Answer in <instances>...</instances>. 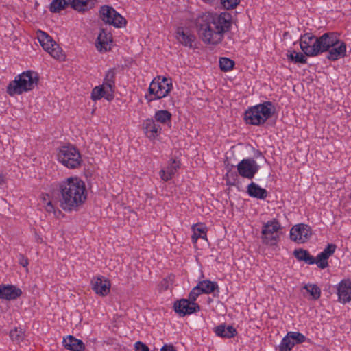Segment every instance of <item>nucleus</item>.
<instances>
[{
  "mask_svg": "<svg viewBox=\"0 0 351 351\" xmlns=\"http://www.w3.org/2000/svg\"><path fill=\"white\" fill-rule=\"evenodd\" d=\"M199 38L203 43L217 45L222 42L224 35L231 27V16L227 12L220 14L201 12L194 19Z\"/></svg>",
  "mask_w": 351,
  "mask_h": 351,
  "instance_id": "obj_1",
  "label": "nucleus"
},
{
  "mask_svg": "<svg viewBox=\"0 0 351 351\" xmlns=\"http://www.w3.org/2000/svg\"><path fill=\"white\" fill-rule=\"evenodd\" d=\"M60 206L65 211L76 210L87 199L84 181L77 177H70L59 184Z\"/></svg>",
  "mask_w": 351,
  "mask_h": 351,
  "instance_id": "obj_2",
  "label": "nucleus"
},
{
  "mask_svg": "<svg viewBox=\"0 0 351 351\" xmlns=\"http://www.w3.org/2000/svg\"><path fill=\"white\" fill-rule=\"evenodd\" d=\"M38 82V74L27 71L15 77L7 87V93L10 96L21 95L32 90Z\"/></svg>",
  "mask_w": 351,
  "mask_h": 351,
  "instance_id": "obj_3",
  "label": "nucleus"
},
{
  "mask_svg": "<svg viewBox=\"0 0 351 351\" xmlns=\"http://www.w3.org/2000/svg\"><path fill=\"white\" fill-rule=\"evenodd\" d=\"M274 107L271 101H265L249 108L244 113V120L247 124L252 125H263L271 117Z\"/></svg>",
  "mask_w": 351,
  "mask_h": 351,
  "instance_id": "obj_4",
  "label": "nucleus"
},
{
  "mask_svg": "<svg viewBox=\"0 0 351 351\" xmlns=\"http://www.w3.org/2000/svg\"><path fill=\"white\" fill-rule=\"evenodd\" d=\"M328 32L319 37H317L311 33L302 35L300 38L301 50L307 56H316L323 53V49L326 44Z\"/></svg>",
  "mask_w": 351,
  "mask_h": 351,
  "instance_id": "obj_5",
  "label": "nucleus"
},
{
  "mask_svg": "<svg viewBox=\"0 0 351 351\" xmlns=\"http://www.w3.org/2000/svg\"><path fill=\"white\" fill-rule=\"evenodd\" d=\"M173 89L171 80L156 76L151 82L145 98L148 103L167 97Z\"/></svg>",
  "mask_w": 351,
  "mask_h": 351,
  "instance_id": "obj_6",
  "label": "nucleus"
},
{
  "mask_svg": "<svg viewBox=\"0 0 351 351\" xmlns=\"http://www.w3.org/2000/svg\"><path fill=\"white\" fill-rule=\"evenodd\" d=\"M324 47L323 53L328 52L326 58L329 60L336 61L344 58L346 55V44L340 40L339 35L337 32H328V38H326Z\"/></svg>",
  "mask_w": 351,
  "mask_h": 351,
  "instance_id": "obj_7",
  "label": "nucleus"
},
{
  "mask_svg": "<svg viewBox=\"0 0 351 351\" xmlns=\"http://www.w3.org/2000/svg\"><path fill=\"white\" fill-rule=\"evenodd\" d=\"M58 160L69 169H76L82 162L79 150L73 146H63L57 154Z\"/></svg>",
  "mask_w": 351,
  "mask_h": 351,
  "instance_id": "obj_8",
  "label": "nucleus"
},
{
  "mask_svg": "<svg viewBox=\"0 0 351 351\" xmlns=\"http://www.w3.org/2000/svg\"><path fill=\"white\" fill-rule=\"evenodd\" d=\"M281 225L276 219H273L265 223L261 230V239L263 243L267 245H276L279 241V230Z\"/></svg>",
  "mask_w": 351,
  "mask_h": 351,
  "instance_id": "obj_9",
  "label": "nucleus"
},
{
  "mask_svg": "<svg viewBox=\"0 0 351 351\" xmlns=\"http://www.w3.org/2000/svg\"><path fill=\"white\" fill-rule=\"evenodd\" d=\"M99 16L105 23L115 27L119 28L126 24V20L111 6H101L99 10Z\"/></svg>",
  "mask_w": 351,
  "mask_h": 351,
  "instance_id": "obj_10",
  "label": "nucleus"
},
{
  "mask_svg": "<svg viewBox=\"0 0 351 351\" xmlns=\"http://www.w3.org/2000/svg\"><path fill=\"white\" fill-rule=\"evenodd\" d=\"M38 39L43 49L47 51L53 58L57 60L64 59L62 50L56 42L53 40L51 36L44 32H40V34L38 36Z\"/></svg>",
  "mask_w": 351,
  "mask_h": 351,
  "instance_id": "obj_11",
  "label": "nucleus"
},
{
  "mask_svg": "<svg viewBox=\"0 0 351 351\" xmlns=\"http://www.w3.org/2000/svg\"><path fill=\"white\" fill-rule=\"evenodd\" d=\"M239 174L245 178L252 179L259 169L256 162L252 158L243 159L237 165Z\"/></svg>",
  "mask_w": 351,
  "mask_h": 351,
  "instance_id": "obj_12",
  "label": "nucleus"
},
{
  "mask_svg": "<svg viewBox=\"0 0 351 351\" xmlns=\"http://www.w3.org/2000/svg\"><path fill=\"white\" fill-rule=\"evenodd\" d=\"M311 235V228L303 223L295 225L290 230V239L298 243L306 242L308 240Z\"/></svg>",
  "mask_w": 351,
  "mask_h": 351,
  "instance_id": "obj_13",
  "label": "nucleus"
},
{
  "mask_svg": "<svg viewBox=\"0 0 351 351\" xmlns=\"http://www.w3.org/2000/svg\"><path fill=\"white\" fill-rule=\"evenodd\" d=\"M175 311L180 316L191 315L200 310L199 306L195 302H191L187 299H182L174 303Z\"/></svg>",
  "mask_w": 351,
  "mask_h": 351,
  "instance_id": "obj_14",
  "label": "nucleus"
},
{
  "mask_svg": "<svg viewBox=\"0 0 351 351\" xmlns=\"http://www.w3.org/2000/svg\"><path fill=\"white\" fill-rule=\"evenodd\" d=\"M338 301L342 304L351 302V280L343 279L337 285Z\"/></svg>",
  "mask_w": 351,
  "mask_h": 351,
  "instance_id": "obj_15",
  "label": "nucleus"
},
{
  "mask_svg": "<svg viewBox=\"0 0 351 351\" xmlns=\"http://www.w3.org/2000/svg\"><path fill=\"white\" fill-rule=\"evenodd\" d=\"M143 129L146 136L150 140L156 139L162 133V128L152 118L144 121Z\"/></svg>",
  "mask_w": 351,
  "mask_h": 351,
  "instance_id": "obj_16",
  "label": "nucleus"
},
{
  "mask_svg": "<svg viewBox=\"0 0 351 351\" xmlns=\"http://www.w3.org/2000/svg\"><path fill=\"white\" fill-rule=\"evenodd\" d=\"M112 43V36L110 32L101 29L98 35L96 47L100 52H106L111 49Z\"/></svg>",
  "mask_w": 351,
  "mask_h": 351,
  "instance_id": "obj_17",
  "label": "nucleus"
},
{
  "mask_svg": "<svg viewBox=\"0 0 351 351\" xmlns=\"http://www.w3.org/2000/svg\"><path fill=\"white\" fill-rule=\"evenodd\" d=\"M92 285L93 291L101 296H105L110 292V282L102 276L94 278Z\"/></svg>",
  "mask_w": 351,
  "mask_h": 351,
  "instance_id": "obj_18",
  "label": "nucleus"
},
{
  "mask_svg": "<svg viewBox=\"0 0 351 351\" xmlns=\"http://www.w3.org/2000/svg\"><path fill=\"white\" fill-rule=\"evenodd\" d=\"M21 294V290L14 285H0V299L12 300L20 297Z\"/></svg>",
  "mask_w": 351,
  "mask_h": 351,
  "instance_id": "obj_19",
  "label": "nucleus"
},
{
  "mask_svg": "<svg viewBox=\"0 0 351 351\" xmlns=\"http://www.w3.org/2000/svg\"><path fill=\"white\" fill-rule=\"evenodd\" d=\"M180 162L179 160L171 159L166 169H161L160 171V178L165 182L170 180L180 168Z\"/></svg>",
  "mask_w": 351,
  "mask_h": 351,
  "instance_id": "obj_20",
  "label": "nucleus"
},
{
  "mask_svg": "<svg viewBox=\"0 0 351 351\" xmlns=\"http://www.w3.org/2000/svg\"><path fill=\"white\" fill-rule=\"evenodd\" d=\"M63 346L71 351H84L85 345L82 340H80L72 335H68L63 339Z\"/></svg>",
  "mask_w": 351,
  "mask_h": 351,
  "instance_id": "obj_21",
  "label": "nucleus"
},
{
  "mask_svg": "<svg viewBox=\"0 0 351 351\" xmlns=\"http://www.w3.org/2000/svg\"><path fill=\"white\" fill-rule=\"evenodd\" d=\"M176 38L179 43L189 48L193 47V43L196 39L194 34L186 33L182 27H178L176 32Z\"/></svg>",
  "mask_w": 351,
  "mask_h": 351,
  "instance_id": "obj_22",
  "label": "nucleus"
},
{
  "mask_svg": "<svg viewBox=\"0 0 351 351\" xmlns=\"http://www.w3.org/2000/svg\"><path fill=\"white\" fill-rule=\"evenodd\" d=\"M110 101L113 98V92L108 90L104 85L95 86L91 92V99L93 101L99 100L101 98Z\"/></svg>",
  "mask_w": 351,
  "mask_h": 351,
  "instance_id": "obj_23",
  "label": "nucleus"
},
{
  "mask_svg": "<svg viewBox=\"0 0 351 351\" xmlns=\"http://www.w3.org/2000/svg\"><path fill=\"white\" fill-rule=\"evenodd\" d=\"M247 193L250 197L259 199H265L268 195L266 189L261 188L253 182L247 186Z\"/></svg>",
  "mask_w": 351,
  "mask_h": 351,
  "instance_id": "obj_24",
  "label": "nucleus"
},
{
  "mask_svg": "<svg viewBox=\"0 0 351 351\" xmlns=\"http://www.w3.org/2000/svg\"><path fill=\"white\" fill-rule=\"evenodd\" d=\"M214 331L217 336L223 338H232L237 335V330L232 326H226L224 324L217 326Z\"/></svg>",
  "mask_w": 351,
  "mask_h": 351,
  "instance_id": "obj_25",
  "label": "nucleus"
},
{
  "mask_svg": "<svg viewBox=\"0 0 351 351\" xmlns=\"http://www.w3.org/2000/svg\"><path fill=\"white\" fill-rule=\"evenodd\" d=\"M197 286L199 287L202 293L210 294L215 290L219 292V286L216 282L205 280L199 281Z\"/></svg>",
  "mask_w": 351,
  "mask_h": 351,
  "instance_id": "obj_26",
  "label": "nucleus"
},
{
  "mask_svg": "<svg viewBox=\"0 0 351 351\" xmlns=\"http://www.w3.org/2000/svg\"><path fill=\"white\" fill-rule=\"evenodd\" d=\"M172 114L170 112L167 110H157L154 117L153 119L156 122L163 125H169L171 123Z\"/></svg>",
  "mask_w": 351,
  "mask_h": 351,
  "instance_id": "obj_27",
  "label": "nucleus"
},
{
  "mask_svg": "<svg viewBox=\"0 0 351 351\" xmlns=\"http://www.w3.org/2000/svg\"><path fill=\"white\" fill-rule=\"evenodd\" d=\"M192 230L193 232V234L191 236V240L193 243H196L198 239L199 238L207 239V228L203 223H197L193 225L192 226Z\"/></svg>",
  "mask_w": 351,
  "mask_h": 351,
  "instance_id": "obj_28",
  "label": "nucleus"
},
{
  "mask_svg": "<svg viewBox=\"0 0 351 351\" xmlns=\"http://www.w3.org/2000/svg\"><path fill=\"white\" fill-rule=\"evenodd\" d=\"M293 254L298 261H304L306 263L309 265L315 263V258L306 250H295Z\"/></svg>",
  "mask_w": 351,
  "mask_h": 351,
  "instance_id": "obj_29",
  "label": "nucleus"
},
{
  "mask_svg": "<svg viewBox=\"0 0 351 351\" xmlns=\"http://www.w3.org/2000/svg\"><path fill=\"white\" fill-rule=\"evenodd\" d=\"M106 88L114 93V88L115 86V73L114 70H109L105 75L103 84Z\"/></svg>",
  "mask_w": 351,
  "mask_h": 351,
  "instance_id": "obj_30",
  "label": "nucleus"
},
{
  "mask_svg": "<svg viewBox=\"0 0 351 351\" xmlns=\"http://www.w3.org/2000/svg\"><path fill=\"white\" fill-rule=\"evenodd\" d=\"M25 332L21 328H14L10 332L11 340L16 343H20L25 339Z\"/></svg>",
  "mask_w": 351,
  "mask_h": 351,
  "instance_id": "obj_31",
  "label": "nucleus"
},
{
  "mask_svg": "<svg viewBox=\"0 0 351 351\" xmlns=\"http://www.w3.org/2000/svg\"><path fill=\"white\" fill-rule=\"evenodd\" d=\"M41 204L45 208V210L49 213H53L55 215H56V210L55 208V206L53 204L52 202L49 199V195L48 194H42L40 197Z\"/></svg>",
  "mask_w": 351,
  "mask_h": 351,
  "instance_id": "obj_32",
  "label": "nucleus"
},
{
  "mask_svg": "<svg viewBox=\"0 0 351 351\" xmlns=\"http://www.w3.org/2000/svg\"><path fill=\"white\" fill-rule=\"evenodd\" d=\"M310 294L313 300H318L321 296V289L315 284H307L303 287Z\"/></svg>",
  "mask_w": 351,
  "mask_h": 351,
  "instance_id": "obj_33",
  "label": "nucleus"
},
{
  "mask_svg": "<svg viewBox=\"0 0 351 351\" xmlns=\"http://www.w3.org/2000/svg\"><path fill=\"white\" fill-rule=\"evenodd\" d=\"M295 343L290 339L287 335L282 338L280 345L278 346V350L280 351H291L293 348L295 346Z\"/></svg>",
  "mask_w": 351,
  "mask_h": 351,
  "instance_id": "obj_34",
  "label": "nucleus"
},
{
  "mask_svg": "<svg viewBox=\"0 0 351 351\" xmlns=\"http://www.w3.org/2000/svg\"><path fill=\"white\" fill-rule=\"evenodd\" d=\"M287 56L289 60L295 62L296 63H306V58H305L304 55L300 52H296L295 51H289L287 54Z\"/></svg>",
  "mask_w": 351,
  "mask_h": 351,
  "instance_id": "obj_35",
  "label": "nucleus"
},
{
  "mask_svg": "<svg viewBox=\"0 0 351 351\" xmlns=\"http://www.w3.org/2000/svg\"><path fill=\"white\" fill-rule=\"evenodd\" d=\"M88 0H73L71 7L78 11L84 12L88 10Z\"/></svg>",
  "mask_w": 351,
  "mask_h": 351,
  "instance_id": "obj_36",
  "label": "nucleus"
},
{
  "mask_svg": "<svg viewBox=\"0 0 351 351\" xmlns=\"http://www.w3.org/2000/svg\"><path fill=\"white\" fill-rule=\"evenodd\" d=\"M234 66V62L228 58H221L219 59V66L223 71H231Z\"/></svg>",
  "mask_w": 351,
  "mask_h": 351,
  "instance_id": "obj_37",
  "label": "nucleus"
},
{
  "mask_svg": "<svg viewBox=\"0 0 351 351\" xmlns=\"http://www.w3.org/2000/svg\"><path fill=\"white\" fill-rule=\"evenodd\" d=\"M287 335L293 340L295 344H300L305 342L308 339L302 333L299 332H288Z\"/></svg>",
  "mask_w": 351,
  "mask_h": 351,
  "instance_id": "obj_38",
  "label": "nucleus"
},
{
  "mask_svg": "<svg viewBox=\"0 0 351 351\" xmlns=\"http://www.w3.org/2000/svg\"><path fill=\"white\" fill-rule=\"evenodd\" d=\"M65 0H53L50 4L49 10L51 12H59L65 8Z\"/></svg>",
  "mask_w": 351,
  "mask_h": 351,
  "instance_id": "obj_39",
  "label": "nucleus"
},
{
  "mask_svg": "<svg viewBox=\"0 0 351 351\" xmlns=\"http://www.w3.org/2000/svg\"><path fill=\"white\" fill-rule=\"evenodd\" d=\"M328 258L322 253H319L316 258H315V263L320 269H324L328 266Z\"/></svg>",
  "mask_w": 351,
  "mask_h": 351,
  "instance_id": "obj_40",
  "label": "nucleus"
},
{
  "mask_svg": "<svg viewBox=\"0 0 351 351\" xmlns=\"http://www.w3.org/2000/svg\"><path fill=\"white\" fill-rule=\"evenodd\" d=\"M173 281V276H169L164 278L160 282L161 289L164 291L169 289L172 286Z\"/></svg>",
  "mask_w": 351,
  "mask_h": 351,
  "instance_id": "obj_41",
  "label": "nucleus"
},
{
  "mask_svg": "<svg viewBox=\"0 0 351 351\" xmlns=\"http://www.w3.org/2000/svg\"><path fill=\"white\" fill-rule=\"evenodd\" d=\"M240 0H221V3L226 10L233 9L239 3Z\"/></svg>",
  "mask_w": 351,
  "mask_h": 351,
  "instance_id": "obj_42",
  "label": "nucleus"
},
{
  "mask_svg": "<svg viewBox=\"0 0 351 351\" xmlns=\"http://www.w3.org/2000/svg\"><path fill=\"white\" fill-rule=\"evenodd\" d=\"M202 294L199 290V287L195 286L189 294V300L195 302L199 295Z\"/></svg>",
  "mask_w": 351,
  "mask_h": 351,
  "instance_id": "obj_43",
  "label": "nucleus"
},
{
  "mask_svg": "<svg viewBox=\"0 0 351 351\" xmlns=\"http://www.w3.org/2000/svg\"><path fill=\"white\" fill-rule=\"evenodd\" d=\"M336 245L334 244H328L327 247L321 253L329 258L335 251Z\"/></svg>",
  "mask_w": 351,
  "mask_h": 351,
  "instance_id": "obj_44",
  "label": "nucleus"
},
{
  "mask_svg": "<svg viewBox=\"0 0 351 351\" xmlns=\"http://www.w3.org/2000/svg\"><path fill=\"white\" fill-rule=\"evenodd\" d=\"M135 351H149L148 346L141 341H137L134 344Z\"/></svg>",
  "mask_w": 351,
  "mask_h": 351,
  "instance_id": "obj_45",
  "label": "nucleus"
},
{
  "mask_svg": "<svg viewBox=\"0 0 351 351\" xmlns=\"http://www.w3.org/2000/svg\"><path fill=\"white\" fill-rule=\"evenodd\" d=\"M19 263L23 267H27L29 264V261H28V259L27 258H25L23 255H21L20 259H19Z\"/></svg>",
  "mask_w": 351,
  "mask_h": 351,
  "instance_id": "obj_46",
  "label": "nucleus"
},
{
  "mask_svg": "<svg viewBox=\"0 0 351 351\" xmlns=\"http://www.w3.org/2000/svg\"><path fill=\"white\" fill-rule=\"evenodd\" d=\"M160 351H177V350L175 349V348L173 345L165 344L161 348Z\"/></svg>",
  "mask_w": 351,
  "mask_h": 351,
  "instance_id": "obj_47",
  "label": "nucleus"
},
{
  "mask_svg": "<svg viewBox=\"0 0 351 351\" xmlns=\"http://www.w3.org/2000/svg\"><path fill=\"white\" fill-rule=\"evenodd\" d=\"M5 182V176L0 173V186Z\"/></svg>",
  "mask_w": 351,
  "mask_h": 351,
  "instance_id": "obj_48",
  "label": "nucleus"
},
{
  "mask_svg": "<svg viewBox=\"0 0 351 351\" xmlns=\"http://www.w3.org/2000/svg\"><path fill=\"white\" fill-rule=\"evenodd\" d=\"M227 184H228V185H234V182H230V181L228 180L227 181Z\"/></svg>",
  "mask_w": 351,
  "mask_h": 351,
  "instance_id": "obj_49",
  "label": "nucleus"
}]
</instances>
